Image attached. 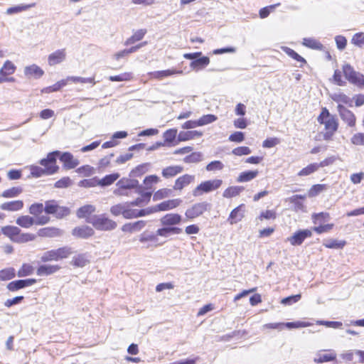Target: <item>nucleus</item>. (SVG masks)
Segmentation results:
<instances>
[{"label":"nucleus","mask_w":364,"mask_h":364,"mask_svg":"<svg viewBox=\"0 0 364 364\" xmlns=\"http://www.w3.org/2000/svg\"><path fill=\"white\" fill-rule=\"evenodd\" d=\"M343 73L345 77L349 81V82L358 86L363 74L355 71L349 64H345L343 66Z\"/></svg>","instance_id":"0eeeda50"},{"label":"nucleus","mask_w":364,"mask_h":364,"mask_svg":"<svg viewBox=\"0 0 364 364\" xmlns=\"http://www.w3.org/2000/svg\"><path fill=\"white\" fill-rule=\"evenodd\" d=\"M181 220V215L178 213H168L160 219V223L163 226L175 227L180 224Z\"/></svg>","instance_id":"f8f14e48"},{"label":"nucleus","mask_w":364,"mask_h":364,"mask_svg":"<svg viewBox=\"0 0 364 364\" xmlns=\"http://www.w3.org/2000/svg\"><path fill=\"white\" fill-rule=\"evenodd\" d=\"M182 73H183L182 70L168 69V70H165L150 72L148 73V75L149 76L150 78L162 80V79L169 77L171 75H173L175 74H181Z\"/></svg>","instance_id":"2eb2a0df"},{"label":"nucleus","mask_w":364,"mask_h":364,"mask_svg":"<svg viewBox=\"0 0 364 364\" xmlns=\"http://www.w3.org/2000/svg\"><path fill=\"white\" fill-rule=\"evenodd\" d=\"M31 174L33 177L38 178L43 175H48L47 168H41L38 166H31L30 168Z\"/></svg>","instance_id":"4d7b16f0"},{"label":"nucleus","mask_w":364,"mask_h":364,"mask_svg":"<svg viewBox=\"0 0 364 364\" xmlns=\"http://www.w3.org/2000/svg\"><path fill=\"white\" fill-rule=\"evenodd\" d=\"M244 207L243 204L240 205L239 206L234 208L231 212L228 218V220L230 224H234L241 220L243 218V215L240 213V210L242 208Z\"/></svg>","instance_id":"e433bc0d"},{"label":"nucleus","mask_w":364,"mask_h":364,"mask_svg":"<svg viewBox=\"0 0 364 364\" xmlns=\"http://www.w3.org/2000/svg\"><path fill=\"white\" fill-rule=\"evenodd\" d=\"M16 69V67L15 65L10 60H6L2 68L0 69V75L1 77H6L7 75H12L14 73L15 70Z\"/></svg>","instance_id":"c9c22d12"},{"label":"nucleus","mask_w":364,"mask_h":364,"mask_svg":"<svg viewBox=\"0 0 364 364\" xmlns=\"http://www.w3.org/2000/svg\"><path fill=\"white\" fill-rule=\"evenodd\" d=\"M24 74L27 77L38 79L43 75L44 71L39 66L33 64L25 68Z\"/></svg>","instance_id":"5701e85b"},{"label":"nucleus","mask_w":364,"mask_h":364,"mask_svg":"<svg viewBox=\"0 0 364 364\" xmlns=\"http://www.w3.org/2000/svg\"><path fill=\"white\" fill-rule=\"evenodd\" d=\"M318 169V166H317V163H313L308 165L306 167L302 168L298 173V176H309Z\"/></svg>","instance_id":"5fc2aeb1"},{"label":"nucleus","mask_w":364,"mask_h":364,"mask_svg":"<svg viewBox=\"0 0 364 364\" xmlns=\"http://www.w3.org/2000/svg\"><path fill=\"white\" fill-rule=\"evenodd\" d=\"M145 225H146V222L144 220H138L134 223H129L124 224L122 228V230L123 232H129L139 231Z\"/></svg>","instance_id":"b1692460"},{"label":"nucleus","mask_w":364,"mask_h":364,"mask_svg":"<svg viewBox=\"0 0 364 364\" xmlns=\"http://www.w3.org/2000/svg\"><path fill=\"white\" fill-rule=\"evenodd\" d=\"M351 43L358 47L363 46H364V33H355L351 39Z\"/></svg>","instance_id":"774afa93"},{"label":"nucleus","mask_w":364,"mask_h":364,"mask_svg":"<svg viewBox=\"0 0 364 364\" xmlns=\"http://www.w3.org/2000/svg\"><path fill=\"white\" fill-rule=\"evenodd\" d=\"M60 151H53L48 154L47 157L40 161V164L47 168L48 174L52 175L56 173L59 166L56 164L57 158H60Z\"/></svg>","instance_id":"39448f33"},{"label":"nucleus","mask_w":364,"mask_h":364,"mask_svg":"<svg viewBox=\"0 0 364 364\" xmlns=\"http://www.w3.org/2000/svg\"><path fill=\"white\" fill-rule=\"evenodd\" d=\"M60 269V267L55 264H41L40 265L36 271V274L38 276H48L58 272Z\"/></svg>","instance_id":"aec40b11"},{"label":"nucleus","mask_w":364,"mask_h":364,"mask_svg":"<svg viewBox=\"0 0 364 364\" xmlns=\"http://www.w3.org/2000/svg\"><path fill=\"white\" fill-rule=\"evenodd\" d=\"M38 234L41 237H53L61 235L62 230L54 227H47L40 229Z\"/></svg>","instance_id":"a878e982"},{"label":"nucleus","mask_w":364,"mask_h":364,"mask_svg":"<svg viewBox=\"0 0 364 364\" xmlns=\"http://www.w3.org/2000/svg\"><path fill=\"white\" fill-rule=\"evenodd\" d=\"M330 218V215L328 213L321 212L318 213H314L312 215L313 221L315 224L318 223H322L323 221L328 220Z\"/></svg>","instance_id":"0e129e2a"},{"label":"nucleus","mask_w":364,"mask_h":364,"mask_svg":"<svg viewBox=\"0 0 364 364\" xmlns=\"http://www.w3.org/2000/svg\"><path fill=\"white\" fill-rule=\"evenodd\" d=\"M203 135L201 132L194 131H181L178 134V141H186L193 139L196 137H200Z\"/></svg>","instance_id":"4be33fe9"},{"label":"nucleus","mask_w":364,"mask_h":364,"mask_svg":"<svg viewBox=\"0 0 364 364\" xmlns=\"http://www.w3.org/2000/svg\"><path fill=\"white\" fill-rule=\"evenodd\" d=\"M60 161L63 164V168L66 170L75 168L80 164L79 160L75 159L73 155L68 151L60 152Z\"/></svg>","instance_id":"1a4fd4ad"},{"label":"nucleus","mask_w":364,"mask_h":364,"mask_svg":"<svg viewBox=\"0 0 364 364\" xmlns=\"http://www.w3.org/2000/svg\"><path fill=\"white\" fill-rule=\"evenodd\" d=\"M172 191L168 188H161L156 191L153 196L154 201L160 200L171 196Z\"/></svg>","instance_id":"864d4df0"},{"label":"nucleus","mask_w":364,"mask_h":364,"mask_svg":"<svg viewBox=\"0 0 364 364\" xmlns=\"http://www.w3.org/2000/svg\"><path fill=\"white\" fill-rule=\"evenodd\" d=\"M327 350L319 351L316 353L314 361L316 363H323L330 361H333L336 358V353L333 350H328L329 353H326Z\"/></svg>","instance_id":"4468645a"},{"label":"nucleus","mask_w":364,"mask_h":364,"mask_svg":"<svg viewBox=\"0 0 364 364\" xmlns=\"http://www.w3.org/2000/svg\"><path fill=\"white\" fill-rule=\"evenodd\" d=\"M36 236L31 233H19L16 239H14V242L22 243L33 241L35 240Z\"/></svg>","instance_id":"bf43d9fd"},{"label":"nucleus","mask_w":364,"mask_h":364,"mask_svg":"<svg viewBox=\"0 0 364 364\" xmlns=\"http://www.w3.org/2000/svg\"><path fill=\"white\" fill-rule=\"evenodd\" d=\"M35 218L30 215L19 216L16 220V223L23 228H29L35 225Z\"/></svg>","instance_id":"7c9ffc66"},{"label":"nucleus","mask_w":364,"mask_h":364,"mask_svg":"<svg viewBox=\"0 0 364 364\" xmlns=\"http://www.w3.org/2000/svg\"><path fill=\"white\" fill-rule=\"evenodd\" d=\"M36 283V279L33 278L25 279H18L15 281H12L9 282L6 288L10 291H16L19 289H24L26 287L32 286L33 284Z\"/></svg>","instance_id":"6e6552de"},{"label":"nucleus","mask_w":364,"mask_h":364,"mask_svg":"<svg viewBox=\"0 0 364 364\" xmlns=\"http://www.w3.org/2000/svg\"><path fill=\"white\" fill-rule=\"evenodd\" d=\"M144 187H143L141 185H139L138 183V186L135 188V193H138L141 196L140 198H142L144 200H145L146 204H147L151 199L152 192L151 191H144Z\"/></svg>","instance_id":"3c124183"},{"label":"nucleus","mask_w":364,"mask_h":364,"mask_svg":"<svg viewBox=\"0 0 364 364\" xmlns=\"http://www.w3.org/2000/svg\"><path fill=\"white\" fill-rule=\"evenodd\" d=\"M218 117L212 114H205L198 119L199 126H203L216 121Z\"/></svg>","instance_id":"052dcab7"},{"label":"nucleus","mask_w":364,"mask_h":364,"mask_svg":"<svg viewBox=\"0 0 364 364\" xmlns=\"http://www.w3.org/2000/svg\"><path fill=\"white\" fill-rule=\"evenodd\" d=\"M279 4H275L273 5H269L262 8L259 10V15L261 18H264L267 17L272 12H273L277 6H278Z\"/></svg>","instance_id":"680f3d73"},{"label":"nucleus","mask_w":364,"mask_h":364,"mask_svg":"<svg viewBox=\"0 0 364 364\" xmlns=\"http://www.w3.org/2000/svg\"><path fill=\"white\" fill-rule=\"evenodd\" d=\"M23 201L21 200L5 202L0 205L2 210L18 211L23 208Z\"/></svg>","instance_id":"412c9836"},{"label":"nucleus","mask_w":364,"mask_h":364,"mask_svg":"<svg viewBox=\"0 0 364 364\" xmlns=\"http://www.w3.org/2000/svg\"><path fill=\"white\" fill-rule=\"evenodd\" d=\"M183 231L182 228L178 227L163 226L156 230V235L168 237L171 235H178Z\"/></svg>","instance_id":"f3484780"},{"label":"nucleus","mask_w":364,"mask_h":364,"mask_svg":"<svg viewBox=\"0 0 364 364\" xmlns=\"http://www.w3.org/2000/svg\"><path fill=\"white\" fill-rule=\"evenodd\" d=\"M328 186L327 184H316L311 186L309 190L307 196L309 198H314L319 195L323 191L328 189Z\"/></svg>","instance_id":"a19ab883"},{"label":"nucleus","mask_w":364,"mask_h":364,"mask_svg":"<svg viewBox=\"0 0 364 364\" xmlns=\"http://www.w3.org/2000/svg\"><path fill=\"white\" fill-rule=\"evenodd\" d=\"M72 183L73 181L71 178L68 176H65L57 181L54 184V187L56 188H66L70 186Z\"/></svg>","instance_id":"13d9d810"},{"label":"nucleus","mask_w":364,"mask_h":364,"mask_svg":"<svg viewBox=\"0 0 364 364\" xmlns=\"http://www.w3.org/2000/svg\"><path fill=\"white\" fill-rule=\"evenodd\" d=\"M68 83V80H61L51 86L44 87L42 90L43 93H50L53 92L59 91L61 88L65 87Z\"/></svg>","instance_id":"79ce46f5"},{"label":"nucleus","mask_w":364,"mask_h":364,"mask_svg":"<svg viewBox=\"0 0 364 364\" xmlns=\"http://www.w3.org/2000/svg\"><path fill=\"white\" fill-rule=\"evenodd\" d=\"M337 108L341 119L349 127L355 126V117L354 114L342 105L339 104Z\"/></svg>","instance_id":"9d476101"},{"label":"nucleus","mask_w":364,"mask_h":364,"mask_svg":"<svg viewBox=\"0 0 364 364\" xmlns=\"http://www.w3.org/2000/svg\"><path fill=\"white\" fill-rule=\"evenodd\" d=\"M93 168L89 165L82 166L76 169V172L82 174L84 176H90L93 173Z\"/></svg>","instance_id":"338daca9"},{"label":"nucleus","mask_w":364,"mask_h":364,"mask_svg":"<svg viewBox=\"0 0 364 364\" xmlns=\"http://www.w3.org/2000/svg\"><path fill=\"white\" fill-rule=\"evenodd\" d=\"M210 63V58L207 56H202L201 58L193 60L190 63V67L195 71H198L204 69Z\"/></svg>","instance_id":"bb28decb"},{"label":"nucleus","mask_w":364,"mask_h":364,"mask_svg":"<svg viewBox=\"0 0 364 364\" xmlns=\"http://www.w3.org/2000/svg\"><path fill=\"white\" fill-rule=\"evenodd\" d=\"M211 207L212 205L205 201L197 203L186 210L185 215L187 218L193 220L200 216L204 212L210 210Z\"/></svg>","instance_id":"423d86ee"},{"label":"nucleus","mask_w":364,"mask_h":364,"mask_svg":"<svg viewBox=\"0 0 364 364\" xmlns=\"http://www.w3.org/2000/svg\"><path fill=\"white\" fill-rule=\"evenodd\" d=\"M1 232L4 235L9 237L11 240L14 242V239H16L21 232V229L16 226L6 225L1 228Z\"/></svg>","instance_id":"cd10ccee"},{"label":"nucleus","mask_w":364,"mask_h":364,"mask_svg":"<svg viewBox=\"0 0 364 364\" xmlns=\"http://www.w3.org/2000/svg\"><path fill=\"white\" fill-rule=\"evenodd\" d=\"M16 277V270L14 267H8L0 270V281H8Z\"/></svg>","instance_id":"37998d69"},{"label":"nucleus","mask_w":364,"mask_h":364,"mask_svg":"<svg viewBox=\"0 0 364 364\" xmlns=\"http://www.w3.org/2000/svg\"><path fill=\"white\" fill-rule=\"evenodd\" d=\"M203 154L200 152H193L183 159V161L187 164L198 163L202 161Z\"/></svg>","instance_id":"6e6d98bb"},{"label":"nucleus","mask_w":364,"mask_h":364,"mask_svg":"<svg viewBox=\"0 0 364 364\" xmlns=\"http://www.w3.org/2000/svg\"><path fill=\"white\" fill-rule=\"evenodd\" d=\"M65 58L64 49L57 50L48 55V62L50 65H55L63 62Z\"/></svg>","instance_id":"6ab92c4d"},{"label":"nucleus","mask_w":364,"mask_h":364,"mask_svg":"<svg viewBox=\"0 0 364 364\" xmlns=\"http://www.w3.org/2000/svg\"><path fill=\"white\" fill-rule=\"evenodd\" d=\"M94 230L92 228L87 225H82L80 227H76L73 230V235L80 237L87 238L94 235Z\"/></svg>","instance_id":"dca6fc26"},{"label":"nucleus","mask_w":364,"mask_h":364,"mask_svg":"<svg viewBox=\"0 0 364 364\" xmlns=\"http://www.w3.org/2000/svg\"><path fill=\"white\" fill-rule=\"evenodd\" d=\"M149 166V164H142L138 165L130 172L129 176L131 177H139L144 173H145L148 171V167Z\"/></svg>","instance_id":"09e8293b"},{"label":"nucleus","mask_w":364,"mask_h":364,"mask_svg":"<svg viewBox=\"0 0 364 364\" xmlns=\"http://www.w3.org/2000/svg\"><path fill=\"white\" fill-rule=\"evenodd\" d=\"M302 45L313 50H322L323 49V44L313 38H303Z\"/></svg>","instance_id":"2f4dec72"},{"label":"nucleus","mask_w":364,"mask_h":364,"mask_svg":"<svg viewBox=\"0 0 364 364\" xmlns=\"http://www.w3.org/2000/svg\"><path fill=\"white\" fill-rule=\"evenodd\" d=\"M70 210L69 208L65 207V206H60L58 205L56 212L55 213L54 215L58 219H62L68 215H70Z\"/></svg>","instance_id":"e2e57ef3"},{"label":"nucleus","mask_w":364,"mask_h":364,"mask_svg":"<svg viewBox=\"0 0 364 364\" xmlns=\"http://www.w3.org/2000/svg\"><path fill=\"white\" fill-rule=\"evenodd\" d=\"M223 183L221 179L208 180L200 183L193 191V195L195 197L202 196L219 188Z\"/></svg>","instance_id":"20e7f679"},{"label":"nucleus","mask_w":364,"mask_h":364,"mask_svg":"<svg viewBox=\"0 0 364 364\" xmlns=\"http://www.w3.org/2000/svg\"><path fill=\"white\" fill-rule=\"evenodd\" d=\"M89 263V259L86 254H80L73 257L71 264L77 267H83Z\"/></svg>","instance_id":"ea45409f"},{"label":"nucleus","mask_w":364,"mask_h":364,"mask_svg":"<svg viewBox=\"0 0 364 364\" xmlns=\"http://www.w3.org/2000/svg\"><path fill=\"white\" fill-rule=\"evenodd\" d=\"M65 80H68V82L72 81L73 82L91 83L92 85L96 84L95 77H77V76H70V77H68Z\"/></svg>","instance_id":"603ef678"},{"label":"nucleus","mask_w":364,"mask_h":364,"mask_svg":"<svg viewBox=\"0 0 364 364\" xmlns=\"http://www.w3.org/2000/svg\"><path fill=\"white\" fill-rule=\"evenodd\" d=\"M259 172L257 170L245 171L240 173L237 178V181L239 183L248 182L256 178Z\"/></svg>","instance_id":"473e14b6"},{"label":"nucleus","mask_w":364,"mask_h":364,"mask_svg":"<svg viewBox=\"0 0 364 364\" xmlns=\"http://www.w3.org/2000/svg\"><path fill=\"white\" fill-rule=\"evenodd\" d=\"M87 223L92 224L95 229L102 231L112 230L117 227L116 222L108 218L105 214L94 215L87 218Z\"/></svg>","instance_id":"f03ea898"},{"label":"nucleus","mask_w":364,"mask_h":364,"mask_svg":"<svg viewBox=\"0 0 364 364\" xmlns=\"http://www.w3.org/2000/svg\"><path fill=\"white\" fill-rule=\"evenodd\" d=\"M73 251L71 247L65 246L55 250H51L44 252L41 260L43 262L50 261H58L59 259L68 258Z\"/></svg>","instance_id":"7ed1b4c3"},{"label":"nucleus","mask_w":364,"mask_h":364,"mask_svg":"<svg viewBox=\"0 0 364 364\" xmlns=\"http://www.w3.org/2000/svg\"><path fill=\"white\" fill-rule=\"evenodd\" d=\"M318 122L324 125L326 132L323 134L324 140H330L338 129V124L335 117L330 114L328 110L324 107L317 119Z\"/></svg>","instance_id":"f257e3e1"},{"label":"nucleus","mask_w":364,"mask_h":364,"mask_svg":"<svg viewBox=\"0 0 364 364\" xmlns=\"http://www.w3.org/2000/svg\"><path fill=\"white\" fill-rule=\"evenodd\" d=\"M34 268L33 267L28 263H24L22 264L21 267L18 269L17 272V276L18 277H25L27 276H30L33 273Z\"/></svg>","instance_id":"de8ad7c7"},{"label":"nucleus","mask_w":364,"mask_h":364,"mask_svg":"<svg viewBox=\"0 0 364 364\" xmlns=\"http://www.w3.org/2000/svg\"><path fill=\"white\" fill-rule=\"evenodd\" d=\"M245 190L243 186H230L226 188L223 193V196L224 198H230L235 196H238L241 192H242Z\"/></svg>","instance_id":"4c0bfd02"},{"label":"nucleus","mask_w":364,"mask_h":364,"mask_svg":"<svg viewBox=\"0 0 364 364\" xmlns=\"http://www.w3.org/2000/svg\"><path fill=\"white\" fill-rule=\"evenodd\" d=\"M146 33V29H139L134 33V34L125 41V45H131L136 41L141 40Z\"/></svg>","instance_id":"c03bdc74"},{"label":"nucleus","mask_w":364,"mask_h":364,"mask_svg":"<svg viewBox=\"0 0 364 364\" xmlns=\"http://www.w3.org/2000/svg\"><path fill=\"white\" fill-rule=\"evenodd\" d=\"M96 208L92 205H85L77 209L76 215L78 218H87L91 217V214L95 211Z\"/></svg>","instance_id":"393cba45"},{"label":"nucleus","mask_w":364,"mask_h":364,"mask_svg":"<svg viewBox=\"0 0 364 364\" xmlns=\"http://www.w3.org/2000/svg\"><path fill=\"white\" fill-rule=\"evenodd\" d=\"M323 246L330 249H343L346 245L345 240H338L336 239H328L323 242Z\"/></svg>","instance_id":"58836bf2"},{"label":"nucleus","mask_w":364,"mask_h":364,"mask_svg":"<svg viewBox=\"0 0 364 364\" xmlns=\"http://www.w3.org/2000/svg\"><path fill=\"white\" fill-rule=\"evenodd\" d=\"M28 211L31 215L34 216V218H36L44 211L43 204L41 203H34L31 205Z\"/></svg>","instance_id":"8fccbe9b"},{"label":"nucleus","mask_w":364,"mask_h":364,"mask_svg":"<svg viewBox=\"0 0 364 364\" xmlns=\"http://www.w3.org/2000/svg\"><path fill=\"white\" fill-rule=\"evenodd\" d=\"M44 212L47 215H54L58 206V203L55 200H49L45 202Z\"/></svg>","instance_id":"49530a36"},{"label":"nucleus","mask_w":364,"mask_h":364,"mask_svg":"<svg viewBox=\"0 0 364 364\" xmlns=\"http://www.w3.org/2000/svg\"><path fill=\"white\" fill-rule=\"evenodd\" d=\"M138 183L139 181L136 179L122 178L117 182L116 186L119 188H124L125 190L135 188L136 186H138Z\"/></svg>","instance_id":"c85d7f7f"},{"label":"nucleus","mask_w":364,"mask_h":364,"mask_svg":"<svg viewBox=\"0 0 364 364\" xmlns=\"http://www.w3.org/2000/svg\"><path fill=\"white\" fill-rule=\"evenodd\" d=\"M182 203L180 198L165 200L156 205V212L167 211L176 208Z\"/></svg>","instance_id":"ddd939ff"},{"label":"nucleus","mask_w":364,"mask_h":364,"mask_svg":"<svg viewBox=\"0 0 364 364\" xmlns=\"http://www.w3.org/2000/svg\"><path fill=\"white\" fill-rule=\"evenodd\" d=\"M126 205H127V203H119V204L113 205L110 208V212L114 216H118L120 214H122L123 215Z\"/></svg>","instance_id":"69168bd1"},{"label":"nucleus","mask_w":364,"mask_h":364,"mask_svg":"<svg viewBox=\"0 0 364 364\" xmlns=\"http://www.w3.org/2000/svg\"><path fill=\"white\" fill-rule=\"evenodd\" d=\"M195 179V176L189 174H185L182 176H180L178 178L176 181L175 184L173 186L174 190H182L184 187L189 185L191 183H192Z\"/></svg>","instance_id":"a211bd4d"},{"label":"nucleus","mask_w":364,"mask_h":364,"mask_svg":"<svg viewBox=\"0 0 364 364\" xmlns=\"http://www.w3.org/2000/svg\"><path fill=\"white\" fill-rule=\"evenodd\" d=\"M22 192V187L15 186L4 191L1 193V196L5 198H12L18 196Z\"/></svg>","instance_id":"f704fd0d"},{"label":"nucleus","mask_w":364,"mask_h":364,"mask_svg":"<svg viewBox=\"0 0 364 364\" xmlns=\"http://www.w3.org/2000/svg\"><path fill=\"white\" fill-rule=\"evenodd\" d=\"M183 171L181 166H170L162 170V176L166 178H172Z\"/></svg>","instance_id":"c756f323"},{"label":"nucleus","mask_w":364,"mask_h":364,"mask_svg":"<svg viewBox=\"0 0 364 364\" xmlns=\"http://www.w3.org/2000/svg\"><path fill=\"white\" fill-rule=\"evenodd\" d=\"M119 177L118 173L106 175L102 179L97 180V185L105 187L112 184Z\"/></svg>","instance_id":"72a5a7b5"},{"label":"nucleus","mask_w":364,"mask_h":364,"mask_svg":"<svg viewBox=\"0 0 364 364\" xmlns=\"http://www.w3.org/2000/svg\"><path fill=\"white\" fill-rule=\"evenodd\" d=\"M178 130L176 128L169 129L165 131L163 134L164 142L165 146H172L177 145L178 141Z\"/></svg>","instance_id":"9b49d317"},{"label":"nucleus","mask_w":364,"mask_h":364,"mask_svg":"<svg viewBox=\"0 0 364 364\" xmlns=\"http://www.w3.org/2000/svg\"><path fill=\"white\" fill-rule=\"evenodd\" d=\"M35 6V4H20L14 6L9 7L6 10V14L9 15H12L14 14L20 13L23 11H26L28 9Z\"/></svg>","instance_id":"a18cd8bd"}]
</instances>
